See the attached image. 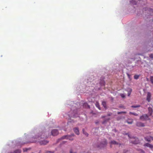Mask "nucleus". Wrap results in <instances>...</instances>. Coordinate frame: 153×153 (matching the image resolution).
Returning <instances> with one entry per match:
<instances>
[{
	"instance_id": "nucleus-9",
	"label": "nucleus",
	"mask_w": 153,
	"mask_h": 153,
	"mask_svg": "<svg viewBox=\"0 0 153 153\" xmlns=\"http://www.w3.org/2000/svg\"><path fill=\"white\" fill-rule=\"evenodd\" d=\"M136 125L137 127H144L145 125L144 123L141 122H137L136 123Z\"/></svg>"
},
{
	"instance_id": "nucleus-39",
	"label": "nucleus",
	"mask_w": 153,
	"mask_h": 153,
	"mask_svg": "<svg viewBox=\"0 0 153 153\" xmlns=\"http://www.w3.org/2000/svg\"><path fill=\"white\" fill-rule=\"evenodd\" d=\"M27 150H28L27 149H26L25 150H24V151H27Z\"/></svg>"
},
{
	"instance_id": "nucleus-23",
	"label": "nucleus",
	"mask_w": 153,
	"mask_h": 153,
	"mask_svg": "<svg viewBox=\"0 0 153 153\" xmlns=\"http://www.w3.org/2000/svg\"><path fill=\"white\" fill-rule=\"evenodd\" d=\"M140 107V105H132L131 106V107L132 108H138Z\"/></svg>"
},
{
	"instance_id": "nucleus-3",
	"label": "nucleus",
	"mask_w": 153,
	"mask_h": 153,
	"mask_svg": "<svg viewBox=\"0 0 153 153\" xmlns=\"http://www.w3.org/2000/svg\"><path fill=\"white\" fill-rule=\"evenodd\" d=\"M130 143L132 144H137L140 143L138 138L137 137L130 138Z\"/></svg>"
},
{
	"instance_id": "nucleus-7",
	"label": "nucleus",
	"mask_w": 153,
	"mask_h": 153,
	"mask_svg": "<svg viewBox=\"0 0 153 153\" xmlns=\"http://www.w3.org/2000/svg\"><path fill=\"white\" fill-rule=\"evenodd\" d=\"M58 133V131L57 129H53L51 131L52 135L53 136L57 135Z\"/></svg>"
},
{
	"instance_id": "nucleus-40",
	"label": "nucleus",
	"mask_w": 153,
	"mask_h": 153,
	"mask_svg": "<svg viewBox=\"0 0 153 153\" xmlns=\"http://www.w3.org/2000/svg\"><path fill=\"white\" fill-rule=\"evenodd\" d=\"M128 137H129V135H128Z\"/></svg>"
},
{
	"instance_id": "nucleus-33",
	"label": "nucleus",
	"mask_w": 153,
	"mask_h": 153,
	"mask_svg": "<svg viewBox=\"0 0 153 153\" xmlns=\"http://www.w3.org/2000/svg\"><path fill=\"white\" fill-rule=\"evenodd\" d=\"M70 153H76V152H73L72 150H71L70 152Z\"/></svg>"
},
{
	"instance_id": "nucleus-22",
	"label": "nucleus",
	"mask_w": 153,
	"mask_h": 153,
	"mask_svg": "<svg viewBox=\"0 0 153 153\" xmlns=\"http://www.w3.org/2000/svg\"><path fill=\"white\" fill-rule=\"evenodd\" d=\"M139 76L137 75H135L134 76V78L135 79H137L139 77Z\"/></svg>"
},
{
	"instance_id": "nucleus-28",
	"label": "nucleus",
	"mask_w": 153,
	"mask_h": 153,
	"mask_svg": "<svg viewBox=\"0 0 153 153\" xmlns=\"http://www.w3.org/2000/svg\"><path fill=\"white\" fill-rule=\"evenodd\" d=\"M149 57L150 58H151L152 59H153V54H151L149 56Z\"/></svg>"
},
{
	"instance_id": "nucleus-35",
	"label": "nucleus",
	"mask_w": 153,
	"mask_h": 153,
	"mask_svg": "<svg viewBox=\"0 0 153 153\" xmlns=\"http://www.w3.org/2000/svg\"><path fill=\"white\" fill-rule=\"evenodd\" d=\"M150 138H151V140H153V137H152V136H150Z\"/></svg>"
},
{
	"instance_id": "nucleus-37",
	"label": "nucleus",
	"mask_w": 153,
	"mask_h": 153,
	"mask_svg": "<svg viewBox=\"0 0 153 153\" xmlns=\"http://www.w3.org/2000/svg\"><path fill=\"white\" fill-rule=\"evenodd\" d=\"M86 153H91V152L90 151H88Z\"/></svg>"
},
{
	"instance_id": "nucleus-13",
	"label": "nucleus",
	"mask_w": 153,
	"mask_h": 153,
	"mask_svg": "<svg viewBox=\"0 0 153 153\" xmlns=\"http://www.w3.org/2000/svg\"><path fill=\"white\" fill-rule=\"evenodd\" d=\"M148 110L149 115L150 116L152 115L153 112L152 108L150 107H149L148 108Z\"/></svg>"
},
{
	"instance_id": "nucleus-27",
	"label": "nucleus",
	"mask_w": 153,
	"mask_h": 153,
	"mask_svg": "<svg viewBox=\"0 0 153 153\" xmlns=\"http://www.w3.org/2000/svg\"><path fill=\"white\" fill-rule=\"evenodd\" d=\"M120 96H121V97L123 98H124L125 97V95L124 94H120Z\"/></svg>"
},
{
	"instance_id": "nucleus-34",
	"label": "nucleus",
	"mask_w": 153,
	"mask_h": 153,
	"mask_svg": "<svg viewBox=\"0 0 153 153\" xmlns=\"http://www.w3.org/2000/svg\"><path fill=\"white\" fill-rule=\"evenodd\" d=\"M46 153H54V152H51V151H48L46 152Z\"/></svg>"
},
{
	"instance_id": "nucleus-36",
	"label": "nucleus",
	"mask_w": 153,
	"mask_h": 153,
	"mask_svg": "<svg viewBox=\"0 0 153 153\" xmlns=\"http://www.w3.org/2000/svg\"><path fill=\"white\" fill-rule=\"evenodd\" d=\"M120 108H125V107L124 106H120Z\"/></svg>"
},
{
	"instance_id": "nucleus-2",
	"label": "nucleus",
	"mask_w": 153,
	"mask_h": 153,
	"mask_svg": "<svg viewBox=\"0 0 153 153\" xmlns=\"http://www.w3.org/2000/svg\"><path fill=\"white\" fill-rule=\"evenodd\" d=\"M45 139H41L40 140H38L37 139H32V141L30 142L31 143H35L37 142L39 143L41 145H46L48 143V141L46 140H44Z\"/></svg>"
},
{
	"instance_id": "nucleus-24",
	"label": "nucleus",
	"mask_w": 153,
	"mask_h": 153,
	"mask_svg": "<svg viewBox=\"0 0 153 153\" xmlns=\"http://www.w3.org/2000/svg\"><path fill=\"white\" fill-rule=\"evenodd\" d=\"M150 79L151 83L153 84V76H151Z\"/></svg>"
},
{
	"instance_id": "nucleus-21",
	"label": "nucleus",
	"mask_w": 153,
	"mask_h": 153,
	"mask_svg": "<svg viewBox=\"0 0 153 153\" xmlns=\"http://www.w3.org/2000/svg\"><path fill=\"white\" fill-rule=\"evenodd\" d=\"M14 153H21V151L19 149H18L15 150L14 152Z\"/></svg>"
},
{
	"instance_id": "nucleus-6",
	"label": "nucleus",
	"mask_w": 153,
	"mask_h": 153,
	"mask_svg": "<svg viewBox=\"0 0 153 153\" xmlns=\"http://www.w3.org/2000/svg\"><path fill=\"white\" fill-rule=\"evenodd\" d=\"M140 119L143 121H145L149 120V118L147 114H144L140 117Z\"/></svg>"
},
{
	"instance_id": "nucleus-20",
	"label": "nucleus",
	"mask_w": 153,
	"mask_h": 153,
	"mask_svg": "<svg viewBox=\"0 0 153 153\" xmlns=\"http://www.w3.org/2000/svg\"><path fill=\"white\" fill-rule=\"evenodd\" d=\"M82 131H83V133L85 136H86L87 137L88 135V134L86 132L84 131V129H83Z\"/></svg>"
},
{
	"instance_id": "nucleus-25",
	"label": "nucleus",
	"mask_w": 153,
	"mask_h": 153,
	"mask_svg": "<svg viewBox=\"0 0 153 153\" xmlns=\"http://www.w3.org/2000/svg\"><path fill=\"white\" fill-rule=\"evenodd\" d=\"M126 113V111L118 112H117V114H122V113L125 114Z\"/></svg>"
},
{
	"instance_id": "nucleus-5",
	"label": "nucleus",
	"mask_w": 153,
	"mask_h": 153,
	"mask_svg": "<svg viewBox=\"0 0 153 153\" xmlns=\"http://www.w3.org/2000/svg\"><path fill=\"white\" fill-rule=\"evenodd\" d=\"M107 142L106 140H104L100 144V146H98L100 148H103L105 147L107 145Z\"/></svg>"
},
{
	"instance_id": "nucleus-18",
	"label": "nucleus",
	"mask_w": 153,
	"mask_h": 153,
	"mask_svg": "<svg viewBox=\"0 0 153 153\" xmlns=\"http://www.w3.org/2000/svg\"><path fill=\"white\" fill-rule=\"evenodd\" d=\"M129 114H132V115H133L134 116H137L138 115V114L136 113H134V112H129Z\"/></svg>"
},
{
	"instance_id": "nucleus-15",
	"label": "nucleus",
	"mask_w": 153,
	"mask_h": 153,
	"mask_svg": "<svg viewBox=\"0 0 153 153\" xmlns=\"http://www.w3.org/2000/svg\"><path fill=\"white\" fill-rule=\"evenodd\" d=\"M144 139L145 140L148 142H150L151 141L150 136L145 137Z\"/></svg>"
},
{
	"instance_id": "nucleus-16",
	"label": "nucleus",
	"mask_w": 153,
	"mask_h": 153,
	"mask_svg": "<svg viewBox=\"0 0 153 153\" xmlns=\"http://www.w3.org/2000/svg\"><path fill=\"white\" fill-rule=\"evenodd\" d=\"M102 105L104 108L106 109L107 108L106 102L105 101H103L102 102Z\"/></svg>"
},
{
	"instance_id": "nucleus-10",
	"label": "nucleus",
	"mask_w": 153,
	"mask_h": 153,
	"mask_svg": "<svg viewBox=\"0 0 153 153\" xmlns=\"http://www.w3.org/2000/svg\"><path fill=\"white\" fill-rule=\"evenodd\" d=\"M110 144L111 145H111H121L120 143L115 140H112L110 142Z\"/></svg>"
},
{
	"instance_id": "nucleus-12",
	"label": "nucleus",
	"mask_w": 153,
	"mask_h": 153,
	"mask_svg": "<svg viewBox=\"0 0 153 153\" xmlns=\"http://www.w3.org/2000/svg\"><path fill=\"white\" fill-rule=\"evenodd\" d=\"M75 133L76 134L78 135L79 134V131L78 128H75L73 129Z\"/></svg>"
},
{
	"instance_id": "nucleus-32",
	"label": "nucleus",
	"mask_w": 153,
	"mask_h": 153,
	"mask_svg": "<svg viewBox=\"0 0 153 153\" xmlns=\"http://www.w3.org/2000/svg\"><path fill=\"white\" fill-rule=\"evenodd\" d=\"M112 113H110L107 114V116H110L111 115H112Z\"/></svg>"
},
{
	"instance_id": "nucleus-11",
	"label": "nucleus",
	"mask_w": 153,
	"mask_h": 153,
	"mask_svg": "<svg viewBox=\"0 0 153 153\" xmlns=\"http://www.w3.org/2000/svg\"><path fill=\"white\" fill-rule=\"evenodd\" d=\"M144 146H146L148 147L150 149H152L153 148V145L151 144L148 143H146L144 144Z\"/></svg>"
},
{
	"instance_id": "nucleus-41",
	"label": "nucleus",
	"mask_w": 153,
	"mask_h": 153,
	"mask_svg": "<svg viewBox=\"0 0 153 153\" xmlns=\"http://www.w3.org/2000/svg\"><path fill=\"white\" fill-rule=\"evenodd\" d=\"M139 1H140V0H138Z\"/></svg>"
},
{
	"instance_id": "nucleus-8",
	"label": "nucleus",
	"mask_w": 153,
	"mask_h": 153,
	"mask_svg": "<svg viewBox=\"0 0 153 153\" xmlns=\"http://www.w3.org/2000/svg\"><path fill=\"white\" fill-rule=\"evenodd\" d=\"M151 93L149 92H147L146 100L148 102H150L151 100Z\"/></svg>"
},
{
	"instance_id": "nucleus-38",
	"label": "nucleus",
	"mask_w": 153,
	"mask_h": 153,
	"mask_svg": "<svg viewBox=\"0 0 153 153\" xmlns=\"http://www.w3.org/2000/svg\"><path fill=\"white\" fill-rule=\"evenodd\" d=\"M105 117V116H102V118H104Z\"/></svg>"
},
{
	"instance_id": "nucleus-19",
	"label": "nucleus",
	"mask_w": 153,
	"mask_h": 153,
	"mask_svg": "<svg viewBox=\"0 0 153 153\" xmlns=\"http://www.w3.org/2000/svg\"><path fill=\"white\" fill-rule=\"evenodd\" d=\"M145 10L146 11H147V12L148 11H149L150 12H153V10L152 9H151V8H149V9L147 8V10Z\"/></svg>"
},
{
	"instance_id": "nucleus-4",
	"label": "nucleus",
	"mask_w": 153,
	"mask_h": 153,
	"mask_svg": "<svg viewBox=\"0 0 153 153\" xmlns=\"http://www.w3.org/2000/svg\"><path fill=\"white\" fill-rule=\"evenodd\" d=\"M74 134H72L70 135H65L63 136L62 137V139H68L70 140H74V138H73L72 137L74 136Z\"/></svg>"
},
{
	"instance_id": "nucleus-29",
	"label": "nucleus",
	"mask_w": 153,
	"mask_h": 153,
	"mask_svg": "<svg viewBox=\"0 0 153 153\" xmlns=\"http://www.w3.org/2000/svg\"><path fill=\"white\" fill-rule=\"evenodd\" d=\"M140 151L141 153H145V152L141 149H140Z\"/></svg>"
},
{
	"instance_id": "nucleus-17",
	"label": "nucleus",
	"mask_w": 153,
	"mask_h": 153,
	"mask_svg": "<svg viewBox=\"0 0 153 153\" xmlns=\"http://www.w3.org/2000/svg\"><path fill=\"white\" fill-rule=\"evenodd\" d=\"M96 106L100 110V107L99 103L98 102H96L95 103Z\"/></svg>"
},
{
	"instance_id": "nucleus-31",
	"label": "nucleus",
	"mask_w": 153,
	"mask_h": 153,
	"mask_svg": "<svg viewBox=\"0 0 153 153\" xmlns=\"http://www.w3.org/2000/svg\"><path fill=\"white\" fill-rule=\"evenodd\" d=\"M133 1H134L133 0H132V1H131V3H132V4H136V3L135 2H134V3L133 2Z\"/></svg>"
},
{
	"instance_id": "nucleus-14",
	"label": "nucleus",
	"mask_w": 153,
	"mask_h": 153,
	"mask_svg": "<svg viewBox=\"0 0 153 153\" xmlns=\"http://www.w3.org/2000/svg\"><path fill=\"white\" fill-rule=\"evenodd\" d=\"M126 122L128 124H131L133 123V121L132 119H128L126 121Z\"/></svg>"
},
{
	"instance_id": "nucleus-30",
	"label": "nucleus",
	"mask_w": 153,
	"mask_h": 153,
	"mask_svg": "<svg viewBox=\"0 0 153 153\" xmlns=\"http://www.w3.org/2000/svg\"><path fill=\"white\" fill-rule=\"evenodd\" d=\"M131 91H131L130 92H128V96H129L130 95Z\"/></svg>"
},
{
	"instance_id": "nucleus-1",
	"label": "nucleus",
	"mask_w": 153,
	"mask_h": 153,
	"mask_svg": "<svg viewBox=\"0 0 153 153\" xmlns=\"http://www.w3.org/2000/svg\"><path fill=\"white\" fill-rule=\"evenodd\" d=\"M39 134V136H36L35 137L32 138V139L40 140L41 139H46L48 137V136L46 135L45 132H41Z\"/></svg>"
},
{
	"instance_id": "nucleus-26",
	"label": "nucleus",
	"mask_w": 153,
	"mask_h": 153,
	"mask_svg": "<svg viewBox=\"0 0 153 153\" xmlns=\"http://www.w3.org/2000/svg\"><path fill=\"white\" fill-rule=\"evenodd\" d=\"M110 120V119H108L107 120H105L103 121L102 122V123L103 124H105L106 122L108 121V120Z\"/></svg>"
}]
</instances>
